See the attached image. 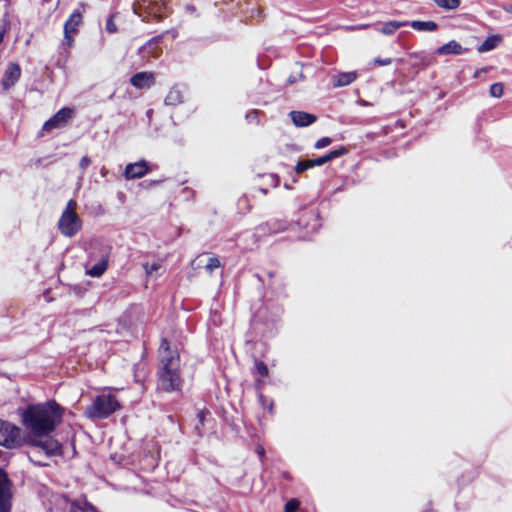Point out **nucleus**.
I'll return each instance as SVG.
<instances>
[{"mask_svg":"<svg viewBox=\"0 0 512 512\" xmlns=\"http://www.w3.org/2000/svg\"><path fill=\"white\" fill-rule=\"evenodd\" d=\"M23 424L30 436L44 437L52 433L60 424L63 409L55 402L30 405L23 413Z\"/></svg>","mask_w":512,"mask_h":512,"instance_id":"1","label":"nucleus"},{"mask_svg":"<svg viewBox=\"0 0 512 512\" xmlns=\"http://www.w3.org/2000/svg\"><path fill=\"white\" fill-rule=\"evenodd\" d=\"M159 384L167 392L180 388L182 380L179 374L180 359L176 351L170 350L168 341L164 339L160 345Z\"/></svg>","mask_w":512,"mask_h":512,"instance_id":"2","label":"nucleus"},{"mask_svg":"<svg viewBox=\"0 0 512 512\" xmlns=\"http://www.w3.org/2000/svg\"><path fill=\"white\" fill-rule=\"evenodd\" d=\"M76 208V201L69 200L58 221V229L66 237L75 236L81 229L82 221L75 212Z\"/></svg>","mask_w":512,"mask_h":512,"instance_id":"3","label":"nucleus"},{"mask_svg":"<svg viewBox=\"0 0 512 512\" xmlns=\"http://www.w3.org/2000/svg\"><path fill=\"white\" fill-rule=\"evenodd\" d=\"M29 445L33 447V451L29 453V458L32 462L43 466L45 465L39 460H36V454L43 451L47 457L57 456L62 454V445L52 437H34L30 436L28 441Z\"/></svg>","mask_w":512,"mask_h":512,"instance_id":"4","label":"nucleus"},{"mask_svg":"<svg viewBox=\"0 0 512 512\" xmlns=\"http://www.w3.org/2000/svg\"><path fill=\"white\" fill-rule=\"evenodd\" d=\"M120 408L117 399L110 394L97 396L93 403L86 408V415L90 418L104 419Z\"/></svg>","mask_w":512,"mask_h":512,"instance_id":"5","label":"nucleus"},{"mask_svg":"<svg viewBox=\"0 0 512 512\" xmlns=\"http://www.w3.org/2000/svg\"><path fill=\"white\" fill-rule=\"evenodd\" d=\"M23 443L21 429L11 423L2 422V446L14 449Z\"/></svg>","mask_w":512,"mask_h":512,"instance_id":"6","label":"nucleus"},{"mask_svg":"<svg viewBox=\"0 0 512 512\" xmlns=\"http://www.w3.org/2000/svg\"><path fill=\"white\" fill-rule=\"evenodd\" d=\"M82 23V14L74 11L64 25V42L63 44L71 47L74 42V36L78 33V28Z\"/></svg>","mask_w":512,"mask_h":512,"instance_id":"7","label":"nucleus"},{"mask_svg":"<svg viewBox=\"0 0 512 512\" xmlns=\"http://www.w3.org/2000/svg\"><path fill=\"white\" fill-rule=\"evenodd\" d=\"M72 114L73 111L70 108L60 109L53 117L44 123L43 130L51 131L65 126L72 117Z\"/></svg>","mask_w":512,"mask_h":512,"instance_id":"8","label":"nucleus"},{"mask_svg":"<svg viewBox=\"0 0 512 512\" xmlns=\"http://www.w3.org/2000/svg\"><path fill=\"white\" fill-rule=\"evenodd\" d=\"M149 171L147 162L139 161L130 163L125 167L124 176L126 179H137L145 176Z\"/></svg>","mask_w":512,"mask_h":512,"instance_id":"9","label":"nucleus"},{"mask_svg":"<svg viewBox=\"0 0 512 512\" xmlns=\"http://www.w3.org/2000/svg\"><path fill=\"white\" fill-rule=\"evenodd\" d=\"M130 83L137 89L150 88L155 83V75L153 72H138L131 77Z\"/></svg>","mask_w":512,"mask_h":512,"instance_id":"10","label":"nucleus"},{"mask_svg":"<svg viewBox=\"0 0 512 512\" xmlns=\"http://www.w3.org/2000/svg\"><path fill=\"white\" fill-rule=\"evenodd\" d=\"M21 75V69L16 63H9L5 69V81L2 82L4 88L13 86Z\"/></svg>","mask_w":512,"mask_h":512,"instance_id":"11","label":"nucleus"},{"mask_svg":"<svg viewBox=\"0 0 512 512\" xmlns=\"http://www.w3.org/2000/svg\"><path fill=\"white\" fill-rule=\"evenodd\" d=\"M2 512H9L11 508V498H12V491H11V483L7 478L6 473L2 471Z\"/></svg>","mask_w":512,"mask_h":512,"instance_id":"12","label":"nucleus"},{"mask_svg":"<svg viewBox=\"0 0 512 512\" xmlns=\"http://www.w3.org/2000/svg\"><path fill=\"white\" fill-rule=\"evenodd\" d=\"M292 122L297 127H306L316 121V117L303 111H292L290 113Z\"/></svg>","mask_w":512,"mask_h":512,"instance_id":"13","label":"nucleus"},{"mask_svg":"<svg viewBox=\"0 0 512 512\" xmlns=\"http://www.w3.org/2000/svg\"><path fill=\"white\" fill-rule=\"evenodd\" d=\"M345 153H346V149L341 147L339 149H335V150L330 151L329 153H327L324 156L318 157L316 159H311L313 167L314 166H322V165L330 162L331 160L336 159V158L342 156Z\"/></svg>","mask_w":512,"mask_h":512,"instance_id":"14","label":"nucleus"},{"mask_svg":"<svg viewBox=\"0 0 512 512\" xmlns=\"http://www.w3.org/2000/svg\"><path fill=\"white\" fill-rule=\"evenodd\" d=\"M464 52L463 47L456 41L452 40L448 42L445 45L440 46L437 48L436 53L439 55H449V54H455L459 55Z\"/></svg>","mask_w":512,"mask_h":512,"instance_id":"15","label":"nucleus"},{"mask_svg":"<svg viewBox=\"0 0 512 512\" xmlns=\"http://www.w3.org/2000/svg\"><path fill=\"white\" fill-rule=\"evenodd\" d=\"M408 21H388L378 28V31H380L384 35H392L395 33L399 28L407 26Z\"/></svg>","mask_w":512,"mask_h":512,"instance_id":"16","label":"nucleus"},{"mask_svg":"<svg viewBox=\"0 0 512 512\" xmlns=\"http://www.w3.org/2000/svg\"><path fill=\"white\" fill-rule=\"evenodd\" d=\"M408 25L411 26L414 30L423 31V32H433L436 31L438 25L434 21H411L408 22Z\"/></svg>","mask_w":512,"mask_h":512,"instance_id":"17","label":"nucleus"},{"mask_svg":"<svg viewBox=\"0 0 512 512\" xmlns=\"http://www.w3.org/2000/svg\"><path fill=\"white\" fill-rule=\"evenodd\" d=\"M357 78L356 72H343L335 76V87H343L351 84Z\"/></svg>","mask_w":512,"mask_h":512,"instance_id":"18","label":"nucleus"},{"mask_svg":"<svg viewBox=\"0 0 512 512\" xmlns=\"http://www.w3.org/2000/svg\"><path fill=\"white\" fill-rule=\"evenodd\" d=\"M183 101V93L178 87H172L165 97L166 105H177Z\"/></svg>","mask_w":512,"mask_h":512,"instance_id":"19","label":"nucleus"},{"mask_svg":"<svg viewBox=\"0 0 512 512\" xmlns=\"http://www.w3.org/2000/svg\"><path fill=\"white\" fill-rule=\"evenodd\" d=\"M501 41L502 38L499 35L490 36L478 47V51L480 53L491 51L496 48Z\"/></svg>","mask_w":512,"mask_h":512,"instance_id":"20","label":"nucleus"},{"mask_svg":"<svg viewBox=\"0 0 512 512\" xmlns=\"http://www.w3.org/2000/svg\"><path fill=\"white\" fill-rule=\"evenodd\" d=\"M157 41H150L142 47L141 52L143 57L151 56L152 58H158L160 55V49L157 47Z\"/></svg>","mask_w":512,"mask_h":512,"instance_id":"21","label":"nucleus"},{"mask_svg":"<svg viewBox=\"0 0 512 512\" xmlns=\"http://www.w3.org/2000/svg\"><path fill=\"white\" fill-rule=\"evenodd\" d=\"M107 269V259L102 258L98 263L87 270V274L92 277L101 276Z\"/></svg>","mask_w":512,"mask_h":512,"instance_id":"22","label":"nucleus"},{"mask_svg":"<svg viewBox=\"0 0 512 512\" xmlns=\"http://www.w3.org/2000/svg\"><path fill=\"white\" fill-rule=\"evenodd\" d=\"M434 3L445 10H456L460 4V0H433Z\"/></svg>","mask_w":512,"mask_h":512,"instance_id":"23","label":"nucleus"},{"mask_svg":"<svg viewBox=\"0 0 512 512\" xmlns=\"http://www.w3.org/2000/svg\"><path fill=\"white\" fill-rule=\"evenodd\" d=\"M221 266L220 259L216 256L209 257L207 263L204 268L209 273L212 274L213 271Z\"/></svg>","mask_w":512,"mask_h":512,"instance_id":"24","label":"nucleus"},{"mask_svg":"<svg viewBox=\"0 0 512 512\" xmlns=\"http://www.w3.org/2000/svg\"><path fill=\"white\" fill-rule=\"evenodd\" d=\"M503 85L501 83H494L490 86L489 93L494 98H500L503 95Z\"/></svg>","mask_w":512,"mask_h":512,"instance_id":"25","label":"nucleus"},{"mask_svg":"<svg viewBox=\"0 0 512 512\" xmlns=\"http://www.w3.org/2000/svg\"><path fill=\"white\" fill-rule=\"evenodd\" d=\"M311 168H313L312 160H302L297 163L295 171L297 173H302Z\"/></svg>","mask_w":512,"mask_h":512,"instance_id":"26","label":"nucleus"},{"mask_svg":"<svg viewBox=\"0 0 512 512\" xmlns=\"http://www.w3.org/2000/svg\"><path fill=\"white\" fill-rule=\"evenodd\" d=\"M105 29L108 33H111V34L117 32V26L114 22V15H111L107 19Z\"/></svg>","mask_w":512,"mask_h":512,"instance_id":"27","label":"nucleus"},{"mask_svg":"<svg viewBox=\"0 0 512 512\" xmlns=\"http://www.w3.org/2000/svg\"><path fill=\"white\" fill-rule=\"evenodd\" d=\"M300 505V502L297 499H291L285 505V512H295Z\"/></svg>","mask_w":512,"mask_h":512,"instance_id":"28","label":"nucleus"},{"mask_svg":"<svg viewBox=\"0 0 512 512\" xmlns=\"http://www.w3.org/2000/svg\"><path fill=\"white\" fill-rule=\"evenodd\" d=\"M331 142H332V140L329 137H323L315 143L314 147L316 149H322V148L329 146L331 144Z\"/></svg>","mask_w":512,"mask_h":512,"instance_id":"29","label":"nucleus"},{"mask_svg":"<svg viewBox=\"0 0 512 512\" xmlns=\"http://www.w3.org/2000/svg\"><path fill=\"white\" fill-rule=\"evenodd\" d=\"M256 370L263 377L268 375V368L266 364L261 361L256 362Z\"/></svg>","mask_w":512,"mask_h":512,"instance_id":"30","label":"nucleus"},{"mask_svg":"<svg viewBox=\"0 0 512 512\" xmlns=\"http://www.w3.org/2000/svg\"><path fill=\"white\" fill-rule=\"evenodd\" d=\"M160 268L159 263H152L151 265L148 263L144 264V269L147 275H151L153 272L157 271Z\"/></svg>","mask_w":512,"mask_h":512,"instance_id":"31","label":"nucleus"},{"mask_svg":"<svg viewBox=\"0 0 512 512\" xmlns=\"http://www.w3.org/2000/svg\"><path fill=\"white\" fill-rule=\"evenodd\" d=\"M391 62H392L391 58H385V59L376 58L374 60V64L379 65V66H386V65L391 64Z\"/></svg>","mask_w":512,"mask_h":512,"instance_id":"32","label":"nucleus"},{"mask_svg":"<svg viewBox=\"0 0 512 512\" xmlns=\"http://www.w3.org/2000/svg\"><path fill=\"white\" fill-rule=\"evenodd\" d=\"M90 165V159L87 156L81 158L79 166L81 169H86Z\"/></svg>","mask_w":512,"mask_h":512,"instance_id":"33","label":"nucleus"},{"mask_svg":"<svg viewBox=\"0 0 512 512\" xmlns=\"http://www.w3.org/2000/svg\"><path fill=\"white\" fill-rule=\"evenodd\" d=\"M257 115H258V112L256 110L246 114V119L248 121H257Z\"/></svg>","mask_w":512,"mask_h":512,"instance_id":"34","label":"nucleus"},{"mask_svg":"<svg viewBox=\"0 0 512 512\" xmlns=\"http://www.w3.org/2000/svg\"><path fill=\"white\" fill-rule=\"evenodd\" d=\"M502 9L508 13H512V5H502Z\"/></svg>","mask_w":512,"mask_h":512,"instance_id":"35","label":"nucleus"},{"mask_svg":"<svg viewBox=\"0 0 512 512\" xmlns=\"http://www.w3.org/2000/svg\"><path fill=\"white\" fill-rule=\"evenodd\" d=\"M256 451H257V453H258V455H259L260 457H262V456L264 455V448H263V447H258V448L256 449Z\"/></svg>","mask_w":512,"mask_h":512,"instance_id":"36","label":"nucleus"},{"mask_svg":"<svg viewBox=\"0 0 512 512\" xmlns=\"http://www.w3.org/2000/svg\"><path fill=\"white\" fill-rule=\"evenodd\" d=\"M485 72H486V69H480V70H477V71L474 73V77H478L480 74L485 73Z\"/></svg>","mask_w":512,"mask_h":512,"instance_id":"37","label":"nucleus"},{"mask_svg":"<svg viewBox=\"0 0 512 512\" xmlns=\"http://www.w3.org/2000/svg\"><path fill=\"white\" fill-rule=\"evenodd\" d=\"M410 57L419 58L421 61H423V57L418 54H410Z\"/></svg>","mask_w":512,"mask_h":512,"instance_id":"38","label":"nucleus"},{"mask_svg":"<svg viewBox=\"0 0 512 512\" xmlns=\"http://www.w3.org/2000/svg\"><path fill=\"white\" fill-rule=\"evenodd\" d=\"M133 10L135 14H138L137 7L135 5L133 6Z\"/></svg>","mask_w":512,"mask_h":512,"instance_id":"39","label":"nucleus"},{"mask_svg":"<svg viewBox=\"0 0 512 512\" xmlns=\"http://www.w3.org/2000/svg\"><path fill=\"white\" fill-rule=\"evenodd\" d=\"M199 417H200V421H202V419H204V416H202V413L199 414Z\"/></svg>","mask_w":512,"mask_h":512,"instance_id":"40","label":"nucleus"},{"mask_svg":"<svg viewBox=\"0 0 512 512\" xmlns=\"http://www.w3.org/2000/svg\"><path fill=\"white\" fill-rule=\"evenodd\" d=\"M199 417H200V421H202V419H204V416H202V413L199 414Z\"/></svg>","mask_w":512,"mask_h":512,"instance_id":"41","label":"nucleus"}]
</instances>
